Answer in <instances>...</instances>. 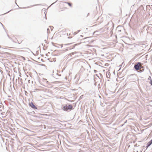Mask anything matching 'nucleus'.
<instances>
[{
  "label": "nucleus",
  "mask_w": 152,
  "mask_h": 152,
  "mask_svg": "<svg viewBox=\"0 0 152 152\" xmlns=\"http://www.w3.org/2000/svg\"><path fill=\"white\" fill-rule=\"evenodd\" d=\"M141 63L140 62H138L136 64H135L134 68L137 71L139 70V71H138L139 72H142L144 70V69H141V68H142V66L140 65Z\"/></svg>",
  "instance_id": "nucleus-1"
},
{
  "label": "nucleus",
  "mask_w": 152,
  "mask_h": 152,
  "mask_svg": "<svg viewBox=\"0 0 152 152\" xmlns=\"http://www.w3.org/2000/svg\"><path fill=\"white\" fill-rule=\"evenodd\" d=\"M61 109L65 111H68V110H71L72 109V107L71 104H69L68 106L66 105L65 106H64V107L62 108Z\"/></svg>",
  "instance_id": "nucleus-2"
},
{
  "label": "nucleus",
  "mask_w": 152,
  "mask_h": 152,
  "mask_svg": "<svg viewBox=\"0 0 152 152\" xmlns=\"http://www.w3.org/2000/svg\"><path fill=\"white\" fill-rule=\"evenodd\" d=\"M50 28L51 31L52 30V28H53V27L51 26H50Z\"/></svg>",
  "instance_id": "nucleus-12"
},
{
  "label": "nucleus",
  "mask_w": 152,
  "mask_h": 152,
  "mask_svg": "<svg viewBox=\"0 0 152 152\" xmlns=\"http://www.w3.org/2000/svg\"><path fill=\"white\" fill-rule=\"evenodd\" d=\"M0 23L1 24V25L4 28V26H3V24L1 23Z\"/></svg>",
  "instance_id": "nucleus-14"
},
{
  "label": "nucleus",
  "mask_w": 152,
  "mask_h": 152,
  "mask_svg": "<svg viewBox=\"0 0 152 152\" xmlns=\"http://www.w3.org/2000/svg\"><path fill=\"white\" fill-rule=\"evenodd\" d=\"M29 105L33 109H37V108L36 106L33 103L31 102L29 103Z\"/></svg>",
  "instance_id": "nucleus-4"
},
{
  "label": "nucleus",
  "mask_w": 152,
  "mask_h": 152,
  "mask_svg": "<svg viewBox=\"0 0 152 152\" xmlns=\"http://www.w3.org/2000/svg\"><path fill=\"white\" fill-rule=\"evenodd\" d=\"M148 79V80H151V77L150 76H149Z\"/></svg>",
  "instance_id": "nucleus-13"
},
{
  "label": "nucleus",
  "mask_w": 152,
  "mask_h": 152,
  "mask_svg": "<svg viewBox=\"0 0 152 152\" xmlns=\"http://www.w3.org/2000/svg\"><path fill=\"white\" fill-rule=\"evenodd\" d=\"M43 81L46 83H48V81H47V80L45 79H44Z\"/></svg>",
  "instance_id": "nucleus-8"
},
{
  "label": "nucleus",
  "mask_w": 152,
  "mask_h": 152,
  "mask_svg": "<svg viewBox=\"0 0 152 152\" xmlns=\"http://www.w3.org/2000/svg\"><path fill=\"white\" fill-rule=\"evenodd\" d=\"M45 18L46 19H47V18H46V14H45Z\"/></svg>",
  "instance_id": "nucleus-15"
},
{
  "label": "nucleus",
  "mask_w": 152,
  "mask_h": 152,
  "mask_svg": "<svg viewBox=\"0 0 152 152\" xmlns=\"http://www.w3.org/2000/svg\"><path fill=\"white\" fill-rule=\"evenodd\" d=\"M147 143L150 145L152 144V139L150 141Z\"/></svg>",
  "instance_id": "nucleus-5"
},
{
  "label": "nucleus",
  "mask_w": 152,
  "mask_h": 152,
  "mask_svg": "<svg viewBox=\"0 0 152 152\" xmlns=\"http://www.w3.org/2000/svg\"><path fill=\"white\" fill-rule=\"evenodd\" d=\"M130 79L131 80H134L137 78V76L136 74L130 75L129 76Z\"/></svg>",
  "instance_id": "nucleus-3"
},
{
  "label": "nucleus",
  "mask_w": 152,
  "mask_h": 152,
  "mask_svg": "<svg viewBox=\"0 0 152 152\" xmlns=\"http://www.w3.org/2000/svg\"><path fill=\"white\" fill-rule=\"evenodd\" d=\"M121 30H118V31H119V32H121Z\"/></svg>",
  "instance_id": "nucleus-17"
},
{
  "label": "nucleus",
  "mask_w": 152,
  "mask_h": 152,
  "mask_svg": "<svg viewBox=\"0 0 152 152\" xmlns=\"http://www.w3.org/2000/svg\"><path fill=\"white\" fill-rule=\"evenodd\" d=\"M108 75L107 74V73H106L107 77V78H109V77L110 76V75H109V72L108 73Z\"/></svg>",
  "instance_id": "nucleus-6"
},
{
  "label": "nucleus",
  "mask_w": 152,
  "mask_h": 152,
  "mask_svg": "<svg viewBox=\"0 0 152 152\" xmlns=\"http://www.w3.org/2000/svg\"><path fill=\"white\" fill-rule=\"evenodd\" d=\"M68 4L69 6H72V4H71L70 3H69V2H66Z\"/></svg>",
  "instance_id": "nucleus-9"
},
{
  "label": "nucleus",
  "mask_w": 152,
  "mask_h": 152,
  "mask_svg": "<svg viewBox=\"0 0 152 152\" xmlns=\"http://www.w3.org/2000/svg\"><path fill=\"white\" fill-rule=\"evenodd\" d=\"M80 31V30H78L77 31V33H78Z\"/></svg>",
  "instance_id": "nucleus-18"
},
{
  "label": "nucleus",
  "mask_w": 152,
  "mask_h": 152,
  "mask_svg": "<svg viewBox=\"0 0 152 152\" xmlns=\"http://www.w3.org/2000/svg\"><path fill=\"white\" fill-rule=\"evenodd\" d=\"M10 11H11V10H10V11H8V12H7L6 13H8Z\"/></svg>",
  "instance_id": "nucleus-20"
},
{
  "label": "nucleus",
  "mask_w": 152,
  "mask_h": 152,
  "mask_svg": "<svg viewBox=\"0 0 152 152\" xmlns=\"http://www.w3.org/2000/svg\"><path fill=\"white\" fill-rule=\"evenodd\" d=\"M150 146V145H149L148 144V143L147 144V145H146V149H147Z\"/></svg>",
  "instance_id": "nucleus-10"
},
{
  "label": "nucleus",
  "mask_w": 152,
  "mask_h": 152,
  "mask_svg": "<svg viewBox=\"0 0 152 152\" xmlns=\"http://www.w3.org/2000/svg\"><path fill=\"white\" fill-rule=\"evenodd\" d=\"M94 72H97V71L96 70H94Z\"/></svg>",
  "instance_id": "nucleus-16"
},
{
  "label": "nucleus",
  "mask_w": 152,
  "mask_h": 152,
  "mask_svg": "<svg viewBox=\"0 0 152 152\" xmlns=\"http://www.w3.org/2000/svg\"><path fill=\"white\" fill-rule=\"evenodd\" d=\"M49 30V28H48V29H47V30H48V31Z\"/></svg>",
  "instance_id": "nucleus-21"
},
{
  "label": "nucleus",
  "mask_w": 152,
  "mask_h": 152,
  "mask_svg": "<svg viewBox=\"0 0 152 152\" xmlns=\"http://www.w3.org/2000/svg\"><path fill=\"white\" fill-rule=\"evenodd\" d=\"M89 37H86V38H85L84 39H86V38H89Z\"/></svg>",
  "instance_id": "nucleus-19"
},
{
  "label": "nucleus",
  "mask_w": 152,
  "mask_h": 152,
  "mask_svg": "<svg viewBox=\"0 0 152 152\" xmlns=\"http://www.w3.org/2000/svg\"><path fill=\"white\" fill-rule=\"evenodd\" d=\"M74 54V53H72L69 54V56H71L72 55Z\"/></svg>",
  "instance_id": "nucleus-7"
},
{
  "label": "nucleus",
  "mask_w": 152,
  "mask_h": 152,
  "mask_svg": "<svg viewBox=\"0 0 152 152\" xmlns=\"http://www.w3.org/2000/svg\"><path fill=\"white\" fill-rule=\"evenodd\" d=\"M150 83L151 84V85H152V80L151 79Z\"/></svg>",
  "instance_id": "nucleus-11"
},
{
  "label": "nucleus",
  "mask_w": 152,
  "mask_h": 152,
  "mask_svg": "<svg viewBox=\"0 0 152 152\" xmlns=\"http://www.w3.org/2000/svg\"><path fill=\"white\" fill-rule=\"evenodd\" d=\"M37 5H35L34 6H36Z\"/></svg>",
  "instance_id": "nucleus-22"
}]
</instances>
